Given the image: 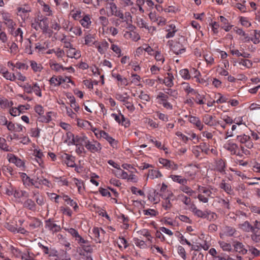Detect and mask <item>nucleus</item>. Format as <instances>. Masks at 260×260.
I'll return each mask as SVG.
<instances>
[{
    "mask_svg": "<svg viewBox=\"0 0 260 260\" xmlns=\"http://www.w3.org/2000/svg\"><path fill=\"white\" fill-rule=\"evenodd\" d=\"M254 37L251 38L250 40L254 44H257L259 43V38H260V31H258L257 30H254Z\"/></svg>",
    "mask_w": 260,
    "mask_h": 260,
    "instance_id": "nucleus-64",
    "label": "nucleus"
},
{
    "mask_svg": "<svg viewBox=\"0 0 260 260\" xmlns=\"http://www.w3.org/2000/svg\"><path fill=\"white\" fill-rule=\"evenodd\" d=\"M35 182L36 184L38 183L39 184L44 185L47 187H49L51 184L49 180L43 177L41 178L37 177L35 180Z\"/></svg>",
    "mask_w": 260,
    "mask_h": 260,
    "instance_id": "nucleus-52",
    "label": "nucleus"
},
{
    "mask_svg": "<svg viewBox=\"0 0 260 260\" xmlns=\"http://www.w3.org/2000/svg\"><path fill=\"white\" fill-rule=\"evenodd\" d=\"M87 145H86L85 148L91 153H99L102 150V145L97 141L93 140L90 141L89 140L87 142Z\"/></svg>",
    "mask_w": 260,
    "mask_h": 260,
    "instance_id": "nucleus-6",
    "label": "nucleus"
},
{
    "mask_svg": "<svg viewBox=\"0 0 260 260\" xmlns=\"http://www.w3.org/2000/svg\"><path fill=\"white\" fill-rule=\"evenodd\" d=\"M50 84L54 86H58L60 85V76L57 77L55 76H52L49 80Z\"/></svg>",
    "mask_w": 260,
    "mask_h": 260,
    "instance_id": "nucleus-61",
    "label": "nucleus"
},
{
    "mask_svg": "<svg viewBox=\"0 0 260 260\" xmlns=\"http://www.w3.org/2000/svg\"><path fill=\"white\" fill-rule=\"evenodd\" d=\"M13 105L12 101H9L5 98H0V106L2 108H6Z\"/></svg>",
    "mask_w": 260,
    "mask_h": 260,
    "instance_id": "nucleus-51",
    "label": "nucleus"
},
{
    "mask_svg": "<svg viewBox=\"0 0 260 260\" xmlns=\"http://www.w3.org/2000/svg\"><path fill=\"white\" fill-rule=\"evenodd\" d=\"M23 207L31 211H35L36 209V204L33 200L28 198L22 203Z\"/></svg>",
    "mask_w": 260,
    "mask_h": 260,
    "instance_id": "nucleus-29",
    "label": "nucleus"
},
{
    "mask_svg": "<svg viewBox=\"0 0 260 260\" xmlns=\"http://www.w3.org/2000/svg\"><path fill=\"white\" fill-rule=\"evenodd\" d=\"M73 180L74 181V183L78 188V192L80 194H82L84 192L85 189L84 184L83 181L76 178H74L73 179Z\"/></svg>",
    "mask_w": 260,
    "mask_h": 260,
    "instance_id": "nucleus-34",
    "label": "nucleus"
},
{
    "mask_svg": "<svg viewBox=\"0 0 260 260\" xmlns=\"http://www.w3.org/2000/svg\"><path fill=\"white\" fill-rule=\"evenodd\" d=\"M212 189L213 188L212 187L209 188L201 185H198V187L199 193L201 194H205V196L208 197H211V194H212L211 189Z\"/></svg>",
    "mask_w": 260,
    "mask_h": 260,
    "instance_id": "nucleus-42",
    "label": "nucleus"
},
{
    "mask_svg": "<svg viewBox=\"0 0 260 260\" xmlns=\"http://www.w3.org/2000/svg\"><path fill=\"white\" fill-rule=\"evenodd\" d=\"M67 56L70 58L78 59L81 56L80 51L76 49L73 47L68 49L66 51Z\"/></svg>",
    "mask_w": 260,
    "mask_h": 260,
    "instance_id": "nucleus-24",
    "label": "nucleus"
},
{
    "mask_svg": "<svg viewBox=\"0 0 260 260\" xmlns=\"http://www.w3.org/2000/svg\"><path fill=\"white\" fill-rule=\"evenodd\" d=\"M115 96L116 99L122 103L128 111L131 113L135 111V107L133 104L132 99L130 98L127 92H124L123 94L116 93Z\"/></svg>",
    "mask_w": 260,
    "mask_h": 260,
    "instance_id": "nucleus-1",
    "label": "nucleus"
},
{
    "mask_svg": "<svg viewBox=\"0 0 260 260\" xmlns=\"http://www.w3.org/2000/svg\"><path fill=\"white\" fill-rule=\"evenodd\" d=\"M238 227L245 232H253L252 225L248 221H244L243 223L239 224Z\"/></svg>",
    "mask_w": 260,
    "mask_h": 260,
    "instance_id": "nucleus-30",
    "label": "nucleus"
},
{
    "mask_svg": "<svg viewBox=\"0 0 260 260\" xmlns=\"http://www.w3.org/2000/svg\"><path fill=\"white\" fill-rule=\"evenodd\" d=\"M189 121L195 127L198 128L199 131H201L204 127V125L203 124L200 119L196 116L189 115L188 117Z\"/></svg>",
    "mask_w": 260,
    "mask_h": 260,
    "instance_id": "nucleus-16",
    "label": "nucleus"
},
{
    "mask_svg": "<svg viewBox=\"0 0 260 260\" xmlns=\"http://www.w3.org/2000/svg\"><path fill=\"white\" fill-rule=\"evenodd\" d=\"M190 209L193 214L197 217L201 218H206V210L203 211L200 209H198L194 204H193L191 206Z\"/></svg>",
    "mask_w": 260,
    "mask_h": 260,
    "instance_id": "nucleus-23",
    "label": "nucleus"
},
{
    "mask_svg": "<svg viewBox=\"0 0 260 260\" xmlns=\"http://www.w3.org/2000/svg\"><path fill=\"white\" fill-rule=\"evenodd\" d=\"M170 178L174 182H177L181 185H185L187 183V180L180 175H171Z\"/></svg>",
    "mask_w": 260,
    "mask_h": 260,
    "instance_id": "nucleus-35",
    "label": "nucleus"
},
{
    "mask_svg": "<svg viewBox=\"0 0 260 260\" xmlns=\"http://www.w3.org/2000/svg\"><path fill=\"white\" fill-rule=\"evenodd\" d=\"M84 39V44L87 46H95V44H97L98 40L96 39L95 34H92L89 32L85 33Z\"/></svg>",
    "mask_w": 260,
    "mask_h": 260,
    "instance_id": "nucleus-12",
    "label": "nucleus"
},
{
    "mask_svg": "<svg viewBox=\"0 0 260 260\" xmlns=\"http://www.w3.org/2000/svg\"><path fill=\"white\" fill-rule=\"evenodd\" d=\"M179 189L180 190L183 191V192L186 193L189 196H191L195 193V191L193 190L190 187L185 185H182Z\"/></svg>",
    "mask_w": 260,
    "mask_h": 260,
    "instance_id": "nucleus-53",
    "label": "nucleus"
},
{
    "mask_svg": "<svg viewBox=\"0 0 260 260\" xmlns=\"http://www.w3.org/2000/svg\"><path fill=\"white\" fill-rule=\"evenodd\" d=\"M13 196L15 198L17 199H20L23 197L27 198L29 197V193L25 190L15 188Z\"/></svg>",
    "mask_w": 260,
    "mask_h": 260,
    "instance_id": "nucleus-31",
    "label": "nucleus"
},
{
    "mask_svg": "<svg viewBox=\"0 0 260 260\" xmlns=\"http://www.w3.org/2000/svg\"><path fill=\"white\" fill-rule=\"evenodd\" d=\"M181 87L187 94H191L192 95L196 93V90L191 88L190 84L187 82H183L181 84Z\"/></svg>",
    "mask_w": 260,
    "mask_h": 260,
    "instance_id": "nucleus-37",
    "label": "nucleus"
},
{
    "mask_svg": "<svg viewBox=\"0 0 260 260\" xmlns=\"http://www.w3.org/2000/svg\"><path fill=\"white\" fill-rule=\"evenodd\" d=\"M223 233L225 236L231 237L235 235L236 233V230L233 227L226 226L224 228Z\"/></svg>",
    "mask_w": 260,
    "mask_h": 260,
    "instance_id": "nucleus-46",
    "label": "nucleus"
},
{
    "mask_svg": "<svg viewBox=\"0 0 260 260\" xmlns=\"http://www.w3.org/2000/svg\"><path fill=\"white\" fill-rule=\"evenodd\" d=\"M145 215L151 217L156 216L158 215V212L153 209H148L143 211Z\"/></svg>",
    "mask_w": 260,
    "mask_h": 260,
    "instance_id": "nucleus-60",
    "label": "nucleus"
},
{
    "mask_svg": "<svg viewBox=\"0 0 260 260\" xmlns=\"http://www.w3.org/2000/svg\"><path fill=\"white\" fill-rule=\"evenodd\" d=\"M206 219L209 221H214L217 218V214L211 211L210 210H206Z\"/></svg>",
    "mask_w": 260,
    "mask_h": 260,
    "instance_id": "nucleus-63",
    "label": "nucleus"
},
{
    "mask_svg": "<svg viewBox=\"0 0 260 260\" xmlns=\"http://www.w3.org/2000/svg\"><path fill=\"white\" fill-rule=\"evenodd\" d=\"M237 140L241 145H241V149L246 154H247L246 152H249V151L245 150L244 147L248 149H251L253 147V143L249 136L245 134L238 135L237 136Z\"/></svg>",
    "mask_w": 260,
    "mask_h": 260,
    "instance_id": "nucleus-3",
    "label": "nucleus"
},
{
    "mask_svg": "<svg viewBox=\"0 0 260 260\" xmlns=\"http://www.w3.org/2000/svg\"><path fill=\"white\" fill-rule=\"evenodd\" d=\"M105 233V231L101 228H93L92 229L93 236L97 242L100 243L101 242L100 236L101 235H104Z\"/></svg>",
    "mask_w": 260,
    "mask_h": 260,
    "instance_id": "nucleus-27",
    "label": "nucleus"
},
{
    "mask_svg": "<svg viewBox=\"0 0 260 260\" xmlns=\"http://www.w3.org/2000/svg\"><path fill=\"white\" fill-rule=\"evenodd\" d=\"M215 98H217V100L215 101L216 103L222 104L224 103L228 102V98L223 95L220 93H217L215 94Z\"/></svg>",
    "mask_w": 260,
    "mask_h": 260,
    "instance_id": "nucleus-57",
    "label": "nucleus"
},
{
    "mask_svg": "<svg viewBox=\"0 0 260 260\" xmlns=\"http://www.w3.org/2000/svg\"><path fill=\"white\" fill-rule=\"evenodd\" d=\"M45 228L52 233L58 232L61 230L60 225L56 224L51 219L45 221Z\"/></svg>",
    "mask_w": 260,
    "mask_h": 260,
    "instance_id": "nucleus-15",
    "label": "nucleus"
},
{
    "mask_svg": "<svg viewBox=\"0 0 260 260\" xmlns=\"http://www.w3.org/2000/svg\"><path fill=\"white\" fill-rule=\"evenodd\" d=\"M39 3L43 6V11L44 12L46 13L47 16H50L52 15V11L48 5L46 4L43 1L39 2Z\"/></svg>",
    "mask_w": 260,
    "mask_h": 260,
    "instance_id": "nucleus-55",
    "label": "nucleus"
},
{
    "mask_svg": "<svg viewBox=\"0 0 260 260\" xmlns=\"http://www.w3.org/2000/svg\"><path fill=\"white\" fill-rule=\"evenodd\" d=\"M9 34L15 38V41L17 43H22L23 40V32L21 28L13 29L9 32Z\"/></svg>",
    "mask_w": 260,
    "mask_h": 260,
    "instance_id": "nucleus-11",
    "label": "nucleus"
},
{
    "mask_svg": "<svg viewBox=\"0 0 260 260\" xmlns=\"http://www.w3.org/2000/svg\"><path fill=\"white\" fill-rule=\"evenodd\" d=\"M197 174V170L194 167H190L188 170L186 171L185 175L189 179L193 180L195 178Z\"/></svg>",
    "mask_w": 260,
    "mask_h": 260,
    "instance_id": "nucleus-44",
    "label": "nucleus"
},
{
    "mask_svg": "<svg viewBox=\"0 0 260 260\" xmlns=\"http://www.w3.org/2000/svg\"><path fill=\"white\" fill-rule=\"evenodd\" d=\"M179 75L184 80H189L191 78L190 73L187 69H181L179 71Z\"/></svg>",
    "mask_w": 260,
    "mask_h": 260,
    "instance_id": "nucleus-54",
    "label": "nucleus"
},
{
    "mask_svg": "<svg viewBox=\"0 0 260 260\" xmlns=\"http://www.w3.org/2000/svg\"><path fill=\"white\" fill-rule=\"evenodd\" d=\"M189 137H188V141H192L193 144H196L199 142L200 138L194 133L190 131L187 133Z\"/></svg>",
    "mask_w": 260,
    "mask_h": 260,
    "instance_id": "nucleus-48",
    "label": "nucleus"
},
{
    "mask_svg": "<svg viewBox=\"0 0 260 260\" xmlns=\"http://www.w3.org/2000/svg\"><path fill=\"white\" fill-rule=\"evenodd\" d=\"M159 104L161 105L166 109L171 110L173 109L172 104L169 102L168 94L162 92H159L156 96Z\"/></svg>",
    "mask_w": 260,
    "mask_h": 260,
    "instance_id": "nucleus-4",
    "label": "nucleus"
},
{
    "mask_svg": "<svg viewBox=\"0 0 260 260\" xmlns=\"http://www.w3.org/2000/svg\"><path fill=\"white\" fill-rule=\"evenodd\" d=\"M109 46L108 43L105 40H103L101 42H98L97 41V44L95 45V47L97 48L98 52L101 54H104L107 52Z\"/></svg>",
    "mask_w": 260,
    "mask_h": 260,
    "instance_id": "nucleus-19",
    "label": "nucleus"
},
{
    "mask_svg": "<svg viewBox=\"0 0 260 260\" xmlns=\"http://www.w3.org/2000/svg\"><path fill=\"white\" fill-rule=\"evenodd\" d=\"M164 93L168 94V97H169V96L172 97L173 100L177 99L178 95L176 90L171 88L167 89Z\"/></svg>",
    "mask_w": 260,
    "mask_h": 260,
    "instance_id": "nucleus-59",
    "label": "nucleus"
},
{
    "mask_svg": "<svg viewBox=\"0 0 260 260\" xmlns=\"http://www.w3.org/2000/svg\"><path fill=\"white\" fill-rule=\"evenodd\" d=\"M220 247L222 248L223 251H229L232 249L231 245L226 242L220 241L218 242Z\"/></svg>",
    "mask_w": 260,
    "mask_h": 260,
    "instance_id": "nucleus-58",
    "label": "nucleus"
},
{
    "mask_svg": "<svg viewBox=\"0 0 260 260\" xmlns=\"http://www.w3.org/2000/svg\"><path fill=\"white\" fill-rule=\"evenodd\" d=\"M165 31L167 32L165 36L166 38L169 39L175 36V34L178 31V29L174 24L171 23L166 26Z\"/></svg>",
    "mask_w": 260,
    "mask_h": 260,
    "instance_id": "nucleus-18",
    "label": "nucleus"
},
{
    "mask_svg": "<svg viewBox=\"0 0 260 260\" xmlns=\"http://www.w3.org/2000/svg\"><path fill=\"white\" fill-rule=\"evenodd\" d=\"M228 151H230L232 154H236L238 149V146L237 144L231 141H228L223 146Z\"/></svg>",
    "mask_w": 260,
    "mask_h": 260,
    "instance_id": "nucleus-21",
    "label": "nucleus"
},
{
    "mask_svg": "<svg viewBox=\"0 0 260 260\" xmlns=\"http://www.w3.org/2000/svg\"><path fill=\"white\" fill-rule=\"evenodd\" d=\"M30 67L35 72H40L43 69V67L40 63H38L36 61L34 60H31L30 61Z\"/></svg>",
    "mask_w": 260,
    "mask_h": 260,
    "instance_id": "nucleus-49",
    "label": "nucleus"
},
{
    "mask_svg": "<svg viewBox=\"0 0 260 260\" xmlns=\"http://www.w3.org/2000/svg\"><path fill=\"white\" fill-rule=\"evenodd\" d=\"M4 23L6 26L8 32L13 29L16 28V23L12 18L11 15L7 13H4L2 15Z\"/></svg>",
    "mask_w": 260,
    "mask_h": 260,
    "instance_id": "nucleus-5",
    "label": "nucleus"
},
{
    "mask_svg": "<svg viewBox=\"0 0 260 260\" xmlns=\"http://www.w3.org/2000/svg\"><path fill=\"white\" fill-rule=\"evenodd\" d=\"M214 116L209 114H205L202 117L203 122L210 126H216L217 122L214 120Z\"/></svg>",
    "mask_w": 260,
    "mask_h": 260,
    "instance_id": "nucleus-22",
    "label": "nucleus"
},
{
    "mask_svg": "<svg viewBox=\"0 0 260 260\" xmlns=\"http://www.w3.org/2000/svg\"><path fill=\"white\" fill-rule=\"evenodd\" d=\"M192 95H194L196 96L193 100L197 104L203 105L205 104L204 99H205V96L204 95L200 94L197 90L196 93H193Z\"/></svg>",
    "mask_w": 260,
    "mask_h": 260,
    "instance_id": "nucleus-45",
    "label": "nucleus"
},
{
    "mask_svg": "<svg viewBox=\"0 0 260 260\" xmlns=\"http://www.w3.org/2000/svg\"><path fill=\"white\" fill-rule=\"evenodd\" d=\"M80 23L83 27L88 28L91 23L90 15L88 14L85 15L83 18L80 20Z\"/></svg>",
    "mask_w": 260,
    "mask_h": 260,
    "instance_id": "nucleus-36",
    "label": "nucleus"
},
{
    "mask_svg": "<svg viewBox=\"0 0 260 260\" xmlns=\"http://www.w3.org/2000/svg\"><path fill=\"white\" fill-rule=\"evenodd\" d=\"M31 26L37 31L41 30L43 32H46L49 28L48 19L43 16H39L31 23Z\"/></svg>",
    "mask_w": 260,
    "mask_h": 260,
    "instance_id": "nucleus-2",
    "label": "nucleus"
},
{
    "mask_svg": "<svg viewBox=\"0 0 260 260\" xmlns=\"http://www.w3.org/2000/svg\"><path fill=\"white\" fill-rule=\"evenodd\" d=\"M225 162L222 159L219 158L216 161V169L221 173H225Z\"/></svg>",
    "mask_w": 260,
    "mask_h": 260,
    "instance_id": "nucleus-32",
    "label": "nucleus"
},
{
    "mask_svg": "<svg viewBox=\"0 0 260 260\" xmlns=\"http://www.w3.org/2000/svg\"><path fill=\"white\" fill-rule=\"evenodd\" d=\"M7 157L10 162L14 164L17 167L21 168L22 170H24L25 162L23 160H22L13 154H8Z\"/></svg>",
    "mask_w": 260,
    "mask_h": 260,
    "instance_id": "nucleus-9",
    "label": "nucleus"
},
{
    "mask_svg": "<svg viewBox=\"0 0 260 260\" xmlns=\"http://www.w3.org/2000/svg\"><path fill=\"white\" fill-rule=\"evenodd\" d=\"M64 162L70 167L73 168L75 166L74 158L67 153H64L61 156Z\"/></svg>",
    "mask_w": 260,
    "mask_h": 260,
    "instance_id": "nucleus-25",
    "label": "nucleus"
},
{
    "mask_svg": "<svg viewBox=\"0 0 260 260\" xmlns=\"http://www.w3.org/2000/svg\"><path fill=\"white\" fill-rule=\"evenodd\" d=\"M174 77L173 75L171 73H167V76L165 77L163 80V83H164L167 87L171 88L174 86Z\"/></svg>",
    "mask_w": 260,
    "mask_h": 260,
    "instance_id": "nucleus-28",
    "label": "nucleus"
},
{
    "mask_svg": "<svg viewBox=\"0 0 260 260\" xmlns=\"http://www.w3.org/2000/svg\"><path fill=\"white\" fill-rule=\"evenodd\" d=\"M161 176V174L158 170H149L148 173V177L150 179H153L156 178H158Z\"/></svg>",
    "mask_w": 260,
    "mask_h": 260,
    "instance_id": "nucleus-56",
    "label": "nucleus"
},
{
    "mask_svg": "<svg viewBox=\"0 0 260 260\" xmlns=\"http://www.w3.org/2000/svg\"><path fill=\"white\" fill-rule=\"evenodd\" d=\"M112 77L120 82L121 86H126L128 84V81L126 78L122 77L120 74L112 73Z\"/></svg>",
    "mask_w": 260,
    "mask_h": 260,
    "instance_id": "nucleus-38",
    "label": "nucleus"
},
{
    "mask_svg": "<svg viewBox=\"0 0 260 260\" xmlns=\"http://www.w3.org/2000/svg\"><path fill=\"white\" fill-rule=\"evenodd\" d=\"M65 231H67L75 240L80 245L82 244H86L88 243L87 240H84L78 233V231L74 228H64Z\"/></svg>",
    "mask_w": 260,
    "mask_h": 260,
    "instance_id": "nucleus-8",
    "label": "nucleus"
},
{
    "mask_svg": "<svg viewBox=\"0 0 260 260\" xmlns=\"http://www.w3.org/2000/svg\"><path fill=\"white\" fill-rule=\"evenodd\" d=\"M3 77L7 80L14 81L15 80V75L14 73H11L8 71H5L3 73Z\"/></svg>",
    "mask_w": 260,
    "mask_h": 260,
    "instance_id": "nucleus-62",
    "label": "nucleus"
},
{
    "mask_svg": "<svg viewBox=\"0 0 260 260\" xmlns=\"http://www.w3.org/2000/svg\"><path fill=\"white\" fill-rule=\"evenodd\" d=\"M220 189L223 190L227 194L230 195L234 194V190L231 184L226 182L224 179H222L219 184Z\"/></svg>",
    "mask_w": 260,
    "mask_h": 260,
    "instance_id": "nucleus-17",
    "label": "nucleus"
},
{
    "mask_svg": "<svg viewBox=\"0 0 260 260\" xmlns=\"http://www.w3.org/2000/svg\"><path fill=\"white\" fill-rule=\"evenodd\" d=\"M31 89L36 95L39 97H42L41 89L37 82H32Z\"/></svg>",
    "mask_w": 260,
    "mask_h": 260,
    "instance_id": "nucleus-47",
    "label": "nucleus"
},
{
    "mask_svg": "<svg viewBox=\"0 0 260 260\" xmlns=\"http://www.w3.org/2000/svg\"><path fill=\"white\" fill-rule=\"evenodd\" d=\"M61 198L66 203H67V204L73 207L74 211L76 212L78 211L79 206L77 203L72 199L69 196L62 193Z\"/></svg>",
    "mask_w": 260,
    "mask_h": 260,
    "instance_id": "nucleus-20",
    "label": "nucleus"
},
{
    "mask_svg": "<svg viewBox=\"0 0 260 260\" xmlns=\"http://www.w3.org/2000/svg\"><path fill=\"white\" fill-rule=\"evenodd\" d=\"M111 116L119 124H121L125 127L129 126V121L127 119H126L124 115L121 113H119L118 114L112 113Z\"/></svg>",
    "mask_w": 260,
    "mask_h": 260,
    "instance_id": "nucleus-10",
    "label": "nucleus"
},
{
    "mask_svg": "<svg viewBox=\"0 0 260 260\" xmlns=\"http://www.w3.org/2000/svg\"><path fill=\"white\" fill-rule=\"evenodd\" d=\"M159 162L168 169L177 170L178 169V165L177 164L167 159L160 158L159 159Z\"/></svg>",
    "mask_w": 260,
    "mask_h": 260,
    "instance_id": "nucleus-13",
    "label": "nucleus"
},
{
    "mask_svg": "<svg viewBox=\"0 0 260 260\" xmlns=\"http://www.w3.org/2000/svg\"><path fill=\"white\" fill-rule=\"evenodd\" d=\"M17 10L18 13H19V15L21 16H22V14H23L25 16L26 14L31 12L30 8L27 5H25L23 7H18L17 8Z\"/></svg>",
    "mask_w": 260,
    "mask_h": 260,
    "instance_id": "nucleus-50",
    "label": "nucleus"
},
{
    "mask_svg": "<svg viewBox=\"0 0 260 260\" xmlns=\"http://www.w3.org/2000/svg\"><path fill=\"white\" fill-rule=\"evenodd\" d=\"M54 181L57 183L59 186H68L69 181L64 176L54 177Z\"/></svg>",
    "mask_w": 260,
    "mask_h": 260,
    "instance_id": "nucleus-40",
    "label": "nucleus"
},
{
    "mask_svg": "<svg viewBox=\"0 0 260 260\" xmlns=\"http://www.w3.org/2000/svg\"><path fill=\"white\" fill-rule=\"evenodd\" d=\"M109 4L111 15L118 17L121 20H123L124 14L122 11L120 10L113 2L109 3Z\"/></svg>",
    "mask_w": 260,
    "mask_h": 260,
    "instance_id": "nucleus-7",
    "label": "nucleus"
},
{
    "mask_svg": "<svg viewBox=\"0 0 260 260\" xmlns=\"http://www.w3.org/2000/svg\"><path fill=\"white\" fill-rule=\"evenodd\" d=\"M102 138H103L107 140V141L110 144L111 147L113 148H117L118 141L115 139L111 137L107 133L104 132L102 136Z\"/></svg>",
    "mask_w": 260,
    "mask_h": 260,
    "instance_id": "nucleus-26",
    "label": "nucleus"
},
{
    "mask_svg": "<svg viewBox=\"0 0 260 260\" xmlns=\"http://www.w3.org/2000/svg\"><path fill=\"white\" fill-rule=\"evenodd\" d=\"M171 49L176 55L182 54L185 51V48L183 47L180 43H177L173 46Z\"/></svg>",
    "mask_w": 260,
    "mask_h": 260,
    "instance_id": "nucleus-41",
    "label": "nucleus"
},
{
    "mask_svg": "<svg viewBox=\"0 0 260 260\" xmlns=\"http://www.w3.org/2000/svg\"><path fill=\"white\" fill-rule=\"evenodd\" d=\"M49 66L52 70L55 72H59L61 70L63 71V67L62 65L56 62L55 61L52 60L49 61Z\"/></svg>",
    "mask_w": 260,
    "mask_h": 260,
    "instance_id": "nucleus-39",
    "label": "nucleus"
},
{
    "mask_svg": "<svg viewBox=\"0 0 260 260\" xmlns=\"http://www.w3.org/2000/svg\"><path fill=\"white\" fill-rule=\"evenodd\" d=\"M89 140L87 137L85 135L76 136V137H74L72 139L74 145L84 146L85 147H86V145H87V142H88Z\"/></svg>",
    "mask_w": 260,
    "mask_h": 260,
    "instance_id": "nucleus-14",
    "label": "nucleus"
},
{
    "mask_svg": "<svg viewBox=\"0 0 260 260\" xmlns=\"http://www.w3.org/2000/svg\"><path fill=\"white\" fill-rule=\"evenodd\" d=\"M235 250L240 254L246 253L247 250L244 248L243 244L239 242H236L234 245Z\"/></svg>",
    "mask_w": 260,
    "mask_h": 260,
    "instance_id": "nucleus-43",
    "label": "nucleus"
},
{
    "mask_svg": "<svg viewBox=\"0 0 260 260\" xmlns=\"http://www.w3.org/2000/svg\"><path fill=\"white\" fill-rule=\"evenodd\" d=\"M124 37L127 39H131L134 41H137L140 39L139 35L135 31H125Z\"/></svg>",
    "mask_w": 260,
    "mask_h": 260,
    "instance_id": "nucleus-33",
    "label": "nucleus"
}]
</instances>
